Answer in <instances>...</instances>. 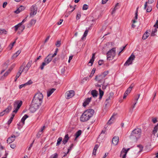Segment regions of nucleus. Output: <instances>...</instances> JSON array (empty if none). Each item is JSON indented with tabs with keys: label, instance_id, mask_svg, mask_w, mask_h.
<instances>
[{
	"label": "nucleus",
	"instance_id": "nucleus-49",
	"mask_svg": "<svg viewBox=\"0 0 158 158\" xmlns=\"http://www.w3.org/2000/svg\"><path fill=\"white\" fill-rule=\"evenodd\" d=\"M148 35H146L145 34H144L142 38L143 40H145L148 37Z\"/></svg>",
	"mask_w": 158,
	"mask_h": 158
},
{
	"label": "nucleus",
	"instance_id": "nucleus-58",
	"mask_svg": "<svg viewBox=\"0 0 158 158\" xmlns=\"http://www.w3.org/2000/svg\"><path fill=\"white\" fill-rule=\"evenodd\" d=\"M34 141H35L34 140L33 141L32 143L30 144V146L28 147V150H30L31 149V148L32 146V145L34 143Z\"/></svg>",
	"mask_w": 158,
	"mask_h": 158
},
{
	"label": "nucleus",
	"instance_id": "nucleus-61",
	"mask_svg": "<svg viewBox=\"0 0 158 158\" xmlns=\"http://www.w3.org/2000/svg\"><path fill=\"white\" fill-rule=\"evenodd\" d=\"M152 121L154 123H155L157 122V119L156 118H154L152 119Z\"/></svg>",
	"mask_w": 158,
	"mask_h": 158
},
{
	"label": "nucleus",
	"instance_id": "nucleus-20",
	"mask_svg": "<svg viewBox=\"0 0 158 158\" xmlns=\"http://www.w3.org/2000/svg\"><path fill=\"white\" fill-rule=\"evenodd\" d=\"M154 0H148V2H146L144 4V9L145 10L147 7L148 3L149 4H152L154 2Z\"/></svg>",
	"mask_w": 158,
	"mask_h": 158
},
{
	"label": "nucleus",
	"instance_id": "nucleus-19",
	"mask_svg": "<svg viewBox=\"0 0 158 158\" xmlns=\"http://www.w3.org/2000/svg\"><path fill=\"white\" fill-rule=\"evenodd\" d=\"M91 94L94 97H96L97 96L98 92L96 90L94 89L91 91Z\"/></svg>",
	"mask_w": 158,
	"mask_h": 158
},
{
	"label": "nucleus",
	"instance_id": "nucleus-53",
	"mask_svg": "<svg viewBox=\"0 0 158 158\" xmlns=\"http://www.w3.org/2000/svg\"><path fill=\"white\" fill-rule=\"evenodd\" d=\"M65 71V69L64 67L61 70V73L62 74H64Z\"/></svg>",
	"mask_w": 158,
	"mask_h": 158
},
{
	"label": "nucleus",
	"instance_id": "nucleus-63",
	"mask_svg": "<svg viewBox=\"0 0 158 158\" xmlns=\"http://www.w3.org/2000/svg\"><path fill=\"white\" fill-rule=\"evenodd\" d=\"M7 2H4L3 3V5H2V7L3 8H5L6 5H7Z\"/></svg>",
	"mask_w": 158,
	"mask_h": 158
},
{
	"label": "nucleus",
	"instance_id": "nucleus-18",
	"mask_svg": "<svg viewBox=\"0 0 158 158\" xmlns=\"http://www.w3.org/2000/svg\"><path fill=\"white\" fill-rule=\"evenodd\" d=\"M36 22L35 19H31L29 23L27 25V27L29 28L31 27L32 25H34Z\"/></svg>",
	"mask_w": 158,
	"mask_h": 158
},
{
	"label": "nucleus",
	"instance_id": "nucleus-35",
	"mask_svg": "<svg viewBox=\"0 0 158 158\" xmlns=\"http://www.w3.org/2000/svg\"><path fill=\"white\" fill-rule=\"evenodd\" d=\"M108 85V84H105V82L104 81L103 83H102V89L103 90H104L106 89V87H107V85Z\"/></svg>",
	"mask_w": 158,
	"mask_h": 158
},
{
	"label": "nucleus",
	"instance_id": "nucleus-4",
	"mask_svg": "<svg viewBox=\"0 0 158 158\" xmlns=\"http://www.w3.org/2000/svg\"><path fill=\"white\" fill-rule=\"evenodd\" d=\"M115 48L110 50L106 53L107 59L109 60L113 59L115 56Z\"/></svg>",
	"mask_w": 158,
	"mask_h": 158
},
{
	"label": "nucleus",
	"instance_id": "nucleus-60",
	"mask_svg": "<svg viewBox=\"0 0 158 158\" xmlns=\"http://www.w3.org/2000/svg\"><path fill=\"white\" fill-rule=\"evenodd\" d=\"M16 146V145L14 144H12L10 145V147L13 149H14L15 148Z\"/></svg>",
	"mask_w": 158,
	"mask_h": 158
},
{
	"label": "nucleus",
	"instance_id": "nucleus-2",
	"mask_svg": "<svg viewBox=\"0 0 158 158\" xmlns=\"http://www.w3.org/2000/svg\"><path fill=\"white\" fill-rule=\"evenodd\" d=\"M94 113V111L92 109L86 110L82 114L80 118L81 121L84 122L89 120L92 116Z\"/></svg>",
	"mask_w": 158,
	"mask_h": 158
},
{
	"label": "nucleus",
	"instance_id": "nucleus-30",
	"mask_svg": "<svg viewBox=\"0 0 158 158\" xmlns=\"http://www.w3.org/2000/svg\"><path fill=\"white\" fill-rule=\"evenodd\" d=\"M62 138L61 137H60L58 138L57 140V142L56 144V146H58L60 144V142L62 141Z\"/></svg>",
	"mask_w": 158,
	"mask_h": 158
},
{
	"label": "nucleus",
	"instance_id": "nucleus-33",
	"mask_svg": "<svg viewBox=\"0 0 158 158\" xmlns=\"http://www.w3.org/2000/svg\"><path fill=\"white\" fill-rule=\"evenodd\" d=\"M114 119V115H113L110 118V120H109V121L108 122L107 124H109V125H110L111 123L112 122H111V121L112 120L113 121Z\"/></svg>",
	"mask_w": 158,
	"mask_h": 158
},
{
	"label": "nucleus",
	"instance_id": "nucleus-8",
	"mask_svg": "<svg viewBox=\"0 0 158 158\" xmlns=\"http://www.w3.org/2000/svg\"><path fill=\"white\" fill-rule=\"evenodd\" d=\"M95 79L98 82L102 83L105 81L104 77H102L101 74L99 75L96 76Z\"/></svg>",
	"mask_w": 158,
	"mask_h": 158
},
{
	"label": "nucleus",
	"instance_id": "nucleus-26",
	"mask_svg": "<svg viewBox=\"0 0 158 158\" xmlns=\"http://www.w3.org/2000/svg\"><path fill=\"white\" fill-rule=\"evenodd\" d=\"M123 150L124 149H123L121 151L120 156H122V158H126L127 153L123 151Z\"/></svg>",
	"mask_w": 158,
	"mask_h": 158
},
{
	"label": "nucleus",
	"instance_id": "nucleus-52",
	"mask_svg": "<svg viewBox=\"0 0 158 158\" xmlns=\"http://www.w3.org/2000/svg\"><path fill=\"white\" fill-rule=\"evenodd\" d=\"M32 83V81L31 80H30L27 82L25 83V85H30Z\"/></svg>",
	"mask_w": 158,
	"mask_h": 158
},
{
	"label": "nucleus",
	"instance_id": "nucleus-22",
	"mask_svg": "<svg viewBox=\"0 0 158 158\" xmlns=\"http://www.w3.org/2000/svg\"><path fill=\"white\" fill-rule=\"evenodd\" d=\"M12 109V106H9L5 110H3L5 113H8Z\"/></svg>",
	"mask_w": 158,
	"mask_h": 158
},
{
	"label": "nucleus",
	"instance_id": "nucleus-25",
	"mask_svg": "<svg viewBox=\"0 0 158 158\" xmlns=\"http://www.w3.org/2000/svg\"><path fill=\"white\" fill-rule=\"evenodd\" d=\"M55 90L56 89L52 88L50 90L48 91L47 92V96L48 97H49Z\"/></svg>",
	"mask_w": 158,
	"mask_h": 158
},
{
	"label": "nucleus",
	"instance_id": "nucleus-47",
	"mask_svg": "<svg viewBox=\"0 0 158 158\" xmlns=\"http://www.w3.org/2000/svg\"><path fill=\"white\" fill-rule=\"evenodd\" d=\"M58 50V49L57 48L56 49V50L55 51L54 53L53 54H51V57L53 58V57H54L55 56H56V55L57 53V50Z\"/></svg>",
	"mask_w": 158,
	"mask_h": 158
},
{
	"label": "nucleus",
	"instance_id": "nucleus-7",
	"mask_svg": "<svg viewBox=\"0 0 158 158\" xmlns=\"http://www.w3.org/2000/svg\"><path fill=\"white\" fill-rule=\"evenodd\" d=\"M37 8L35 5H33L31 7L30 16L35 15L37 13Z\"/></svg>",
	"mask_w": 158,
	"mask_h": 158
},
{
	"label": "nucleus",
	"instance_id": "nucleus-51",
	"mask_svg": "<svg viewBox=\"0 0 158 158\" xmlns=\"http://www.w3.org/2000/svg\"><path fill=\"white\" fill-rule=\"evenodd\" d=\"M94 59H93V58H91L89 61V62L88 63L89 64V63H91V65H90V66H92V65H93V64L94 63Z\"/></svg>",
	"mask_w": 158,
	"mask_h": 158
},
{
	"label": "nucleus",
	"instance_id": "nucleus-62",
	"mask_svg": "<svg viewBox=\"0 0 158 158\" xmlns=\"http://www.w3.org/2000/svg\"><path fill=\"white\" fill-rule=\"evenodd\" d=\"M103 61L102 60H100L98 61V63L99 65H101L103 63Z\"/></svg>",
	"mask_w": 158,
	"mask_h": 158
},
{
	"label": "nucleus",
	"instance_id": "nucleus-10",
	"mask_svg": "<svg viewBox=\"0 0 158 158\" xmlns=\"http://www.w3.org/2000/svg\"><path fill=\"white\" fill-rule=\"evenodd\" d=\"M133 86L131 85L129 88H127L123 96V99H125L127 97V96L130 94L131 91V90Z\"/></svg>",
	"mask_w": 158,
	"mask_h": 158
},
{
	"label": "nucleus",
	"instance_id": "nucleus-6",
	"mask_svg": "<svg viewBox=\"0 0 158 158\" xmlns=\"http://www.w3.org/2000/svg\"><path fill=\"white\" fill-rule=\"evenodd\" d=\"M135 56L132 54L130 57L128 58L127 61L124 64V66H128L132 63V61L135 59Z\"/></svg>",
	"mask_w": 158,
	"mask_h": 158
},
{
	"label": "nucleus",
	"instance_id": "nucleus-44",
	"mask_svg": "<svg viewBox=\"0 0 158 158\" xmlns=\"http://www.w3.org/2000/svg\"><path fill=\"white\" fill-rule=\"evenodd\" d=\"M61 44V42L60 41L58 40L57 41L56 44V46L57 47H60Z\"/></svg>",
	"mask_w": 158,
	"mask_h": 158
},
{
	"label": "nucleus",
	"instance_id": "nucleus-38",
	"mask_svg": "<svg viewBox=\"0 0 158 158\" xmlns=\"http://www.w3.org/2000/svg\"><path fill=\"white\" fill-rule=\"evenodd\" d=\"M96 70V69L95 68H94L92 69L91 72L89 76V77H92L94 75V74L95 73V71Z\"/></svg>",
	"mask_w": 158,
	"mask_h": 158
},
{
	"label": "nucleus",
	"instance_id": "nucleus-36",
	"mask_svg": "<svg viewBox=\"0 0 158 158\" xmlns=\"http://www.w3.org/2000/svg\"><path fill=\"white\" fill-rule=\"evenodd\" d=\"M88 30H86L85 31L84 33V34L83 35V36L81 38V39L82 40H83V39H84V38H85V37L86 36H87V34H88Z\"/></svg>",
	"mask_w": 158,
	"mask_h": 158
},
{
	"label": "nucleus",
	"instance_id": "nucleus-59",
	"mask_svg": "<svg viewBox=\"0 0 158 158\" xmlns=\"http://www.w3.org/2000/svg\"><path fill=\"white\" fill-rule=\"evenodd\" d=\"M23 66H21L20 68H19V72H20V73H22L23 71Z\"/></svg>",
	"mask_w": 158,
	"mask_h": 158
},
{
	"label": "nucleus",
	"instance_id": "nucleus-56",
	"mask_svg": "<svg viewBox=\"0 0 158 158\" xmlns=\"http://www.w3.org/2000/svg\"><path fill=\"white\" fill-rule=\"evenodd\" d=\"M13 118H12L10 117V119H9V120L8 121L7 123H8V124H10V123H11V122H12V121L13 119Z\"/></svg>",
	"mask_w": 158,
	"mask_h": 158
},
{
	"label": "nucleus",
	"instance_id": "nucleus-55",
	"mask_svg": "<svg viewBox=\"0 0 158 158\" xmlns=\"http://www.w3.org/2000/svg\"><path fill=\"white\" fill-rule=\"evenodd\" d=\"M138 98L136 99H135L136 100V102L134 103V106H133V108H134L135 107V105H136V103H137V101H138V100L139 97V96H140V94H139L138 95Z\"/></svg>",
	"mask_w": 158,
	"mask_h": 158
},
{
	"label": "nucleus",
	"instance_id": "nucleus-12",
	"mask_svg": "<svg viewBox=\"0 0 158 158\" xmlns=\"http://www.w3.org/2000/svg\"><path fill=\"white\" fill-rule=\"evenodd\" d=\"M114 95V93L113 92H110L109 94V97L106 99L105 101V103H106V106H107V104L109 103V101L111 99V98H112L113 96Z\"/></svg>",
	"mask_w": 158,
	"mask_h": 158
},
{
	"label": "nucleus",
	"instance_id": "nucleus-45",
	"mask_svg": "<svg viewBox=\"0 0 158 158\" xmlns=\"http://www.w3.org/2000/svg\"><path fill=\"white\" fill-rule=\"evenodd\" d=\"M29 68H28L25 67L24 68L23 67V72H25V73H26L28 71Z\"/></svg>",
	"mask_w": 158,
	"mask_h": 158
},
{
	"label": "nucleus",
	"instance_id": "nucleus-64",
	"mask_svg": "<svg viewBox=\"0 0 158 158\" xmlns=\"http://www.w3.org/2000/svg\"><path fill=\"white\" fill-rule=\"evenodd\" d=\"M154 27H156V28H158V20H157L155 24L154 25Z\"/></svg>",
	"mask_w": 158,
	"mask_h": 158
},
{
	"label": "nucleus",
	"instance_id": "nucleus-54",
	"mask_svg": "<svg viewBox=\"0 0 158 158\" xmlns=\"http://www.w3.org/2000/svg\"><path fill=\"white\" fill-rule=\"evenodd\" d=\"M69 6L71 8H73V9L71 10V12H69V14H70L71 12H73L75 9L76 6H75L74 7H73L71 5H69Z\"/></svg>",
	"mask_w": 158,
	"mask_h": 158
},
{
	"label": "nucleus",
	"instance_id": "nucleus-43",
	"mask_svg": "<svg viewBox=\"0 0 158 158\" xmlns=\"http://www.w3.org/2000/svg\"><path fill=\"white\" fill-rule=\"evenodd\" d=\"M88 8V6L86 4H85L83 6L82 9L84 10H87Z\"/></svg>",
	"mask_w": 158,
	"mask_h": 158
},
{
	"label": "nucleus",
	"instance_id": "nucleus-50",
	"mask_svg": "<svg viewBox=\"0 0 158 158\" xmlns=\"http://www.w3.org/2000/svg\"><path fill=\"white\" fill-rule=\"evenodd\" d=\"M81 17V14L80 13H78L76 16V19L78 20Z\"/></svg>",
	"mask_w": 158,
	"mask_h": 158
},
{
	"label": "nucleus",
	"instance_id": "nucleus-37",
	"mask_svg": "<svg viewBox=\"0 0 158 158\" xmlns=\"http://www.w3.org/2000/svg\"><path fill=\"white\" fill-rule=\"evenodd\" d=\"M157 30L156 28H155L152 31L151 33V36H154L155 35V33H156L157 32Z\"/></svg>",
	"mask_w": 158,
	"mask_h": 158
},
{
	"label": "nucleus",
	"instance_id": "nucleus-27",
	"mask_svg": "<svg viewBox=\"0 0 158 158\" xmlns=\"http://www.w3.org/2000/svg\"><path fill=\"white\" fill-rule=\"evenodd\" d=\"M81 130H79V131H78L75 134L76 137L75 140H76L81 135Z\"/></svg>",
	"mask_w": 158,
	"mask_h": 158
},
{
	"label": "nucleus",
	"instance_id": "nucleus-3",
	"mask_svg": "<svg viewBox=\"0 0 158 158\" xmlns=\"http://www.w3.org/2000/svg\"><path fill=\"white\" fill-rule=\"evenodd\" d=\"M141 133V130L139 128L135 129L132 132L130 138L132 140L136 141L139 138Z\"/></svg>",
	"mask_w": 158,
	"mask_h": 158
},
{
	"label": "nucleus",
	"instance_id": "nucleus-13",
	"mask_svg": "<svg viewBox=\"0 0 158 158\" xmlns=\"http://www.w3.org/2000/svg\"><path fill=\"white\" fill-rule=\"evenodd\" d=\"M50 56L51 54H49L44 59V61L48 64L52 59Z\"/></svg>",
	"mask_w": 158,
	"mask_h": 158
},
{
	"label": "nucleus",
	"instance_id": "nucleus-41",
	"mask_svg": "<svg viewBox=\"0 0 158 158\" xmlns=\"http://www.w3.org/2000/svg\"><path fill=\"white\" fill-rule=\"evenodd\" d=\"M108 71H105L103 73L101 74L103 77L105 78V77L107 75L108 73Z\"/></svg>",
	"mask_w": 158,
	"mask_h": 158
},
{
	"label": "nucleus",
	"instance_id": "nucleus-42",
	"mask_svg": "<svg viewBox=\"0 0 158 158\" xmlns=\"http://www.w3.org/2000/svg\"><path fill=\"white\" fill-rule=\"evenodd\" d=\"M22 73H20V72H18V73H17L16 76V79L15 80V81H16L17 79L21 75Z\"/></svg>",
	"mask_w": 158,
	"mask_h": 158
},
{
	"label": "nucleus",
	"instance_id": "nucleus-5",
	"mask_svg": "<svg viewBox=\"0 0 158 158\" xmlns=\"http://www.w3.org/2000/svg\"><path fill=\"white\" fill-rule=\"evenodd\" d=\"M22 104V101H20V102L19 101L15 102L14 104V106L15 109L13 111V113H16Z\"/></svg>",
	"mask_w": 158,
	"mask_h": 158
},
{
	"label": "nucleus",
	"instance_id": "nucleus-1",
	"mask_svg": "<svg viewBox=\"0 0 158 158\" xmlns=\"http://www.w3.org/2000/svg\"><path fill=\"white\" fill-rule=\"evenodd\" d=\"M43 95L40 92L36 93L32 99L29 110L32 113L35 112L41 106L43 102Z\"/></svg>",
	"mask_w": 158,
	"mask_h": 158
},
{
	"label": "nucleus",
	"instance_id": "nucleus-23",
	"mask_svg": "<svg viewBox=\"0 0 158 158\" xmlns=\"http://www.w3.org/2000/svg\"><path fill=\"white\" fill-rule=\"evenodd\" d=\"M28 117V115L27 114H25L24 116L22 118L21 121L22 123V126H23L25 123V121L26 119Z\"/></svg>",
	"mask_w": 158,
	"mask_h": 158
},
{
	"label": "nucleus",
	"instance_id": "nucleus-16",
	"mask_svg": "<svg viewBox=\"0 0 158 158\" xmlns=\"http://www.w3.org/2000/svg\"><path fill=\"white\" fill-rule=\"evenodd\" d=\"M92 98H88L86 99L84 101V102L83 103V106L84 107L86 106L87 105H88L89 102L91 101Z\"/></svg>",
	"mask_w": 158,
	"mask_h": 158
},
{
	"label": "nucleus",
	"instance_id": "nucleus-24",
	"mask_svg": "<svg viewBox=\"0 0 158 158\" xmlns=\"http://www.w3.org/2000/svg\"><path fill=\"white\" fill-rule=\"evenodd\" d=\"M158 130V123L154 127L152 131V134L155 135Z\"/></svg>",
	"mask_w": 158,
	"mask_h": 158
},
{
	"label": "nucleus",
	"instance_id": "nucleus-46",
	"mask_svg": "<svg viewBox=\"0 0 158 158\" xmlns=\"http://www.w3.org/2000/svg\"><path fill=\"white\" fill-rule=\"evenodd\" d=\"M138 8H139V7H137V8L136 9V11H135V19H138V14H137V13H138Z\"/></svg>",
	"mask_w": 158,
	"mask_h": 158
},
{
	"label": "nucleus",
	"instance_id": "nucleus-32",
	"mask_svg": "<svg viewBox=\"0 0 158 158\" xmlns=\"http://www.w3.org/2000/svg\"><path fill=\"white\" fill-rule=\"evenodd\" d=\"M21 51L20 50H19L17 51L13 55V57L14 58L16 57L21 53Z\"/></svg>",
	"mask_w": 158,
	"mask_h": 158
},
{
	"label": "nucleus",
	"instance_id": "nucleus-28",
	"mask_svg": "<svg viewBox=\"0 0 158 158\" xmlns=\"http://www.w3.org/2000/svg\"><path fill=\"white\" fill-rule=\"evenodd\" d=\"M118 6H119V3H116L115 7L112 10V12H111L112 14H113L115 13L116 10L118 9L117 7Z\"/></svg>",
	"mask_w": 158,
	"mask_h": 158
},
{
	"label": "nucleus",
	"instance_id": "nucleus-34",
	"mask_svg": "<svg viewBox=\"0 0 158 158\" xmlns=\"http://www.w3.org/2000/svg\"><path fill=\"white\" fill-rule=\"evenodd\" d=\"M7 31L5 29H0V35L3 34H6Z\"/></svg>",
	"mask_w": 158,
	"mask_h": 158
},
{
	"label": "nucleus",
	"instance_id": "nucleus-31",
	"mask_svg": "<svg viewBox=\"0 0 158 158\" xmlns=\"http://www.w3.org/2000/svg\"><path fill=\"white\" fill-rule=\"evenodd\" d=\"M48 64L46 62H45V61L44 60V62L42 63L41 65L40 66V68L41 70H43L44 69V66Z\"/></svg>",
	"mask_w": 158,
	"mask_h": 158
},
{
	"label": "nucleus",
	"instance_id": "nucleus-39",
	"mask_svg": "<svg viewBox=\"0 0 158 158\" xmlns=\"http://www.w3.org/2000/svg\"><path fill=\"white\" fill-rule=\"evenodd\" d=\"M74 146V145L73 143L71 144L69 148L68 149L67 153H69V152L72 150Z\"/></svg>",
	"mask_w": 158,
	"mask_h": 158
},
{
	"label": "nucleus",
	"instance_id": "nucleus-11",
	"mask_svg": "<svg viewBox=\"0 0 158 158\" xmlns=\"http://www.w3.org/2000/svg\"><path fill=\"white\" fill-rule=\"evenodd\" d=\"M119 140V138L118 136H115L114 137L112 140V143L114 145H117L118 143Z\"/></svg>",
	"mask_w": 158,
	"mask_h": 158
},
{
	"label": "nucleus",
	"instance_id": "nucleus-21",
	"mask_svg": "<svg viewBox=\"0 0 158 158\" xmlns=\"http://www.w3.org/2000/svg\"><path fill=\"white\" fill-rule=\"evenodd\" d=\"M24 7L23 6H21L19 8L17 9V10L14 11L15 13L16 14H19L22 10H24Z\"/></svg>",
	"mask_w": 158,
	"mask_h": 158
},
{
	"label": "nucleus",
	"instance_id": "nucleus-57",
	"mask_svg": "<svg viewBox=\"0 0 158 158\" xmlns=\"http://www.w3.org/2000/svg\"><path fill=\"white\" fill-rule=\"evenodd\" d=\"M137 147H139L140 149L139 152H141L143 150V147L141 145H138L137 146Z\"/></svg>",
	"mask_w": 158,
	"mask_h": 158
},
{
	"label": "nucleus",
	"instance_id": "nucleus-9",
	"mask_svg": "<svg viewBox=\"0 0 158 158\" xmlns=\"http://www.w3.org/2000/svg\"><path fill=\"white\" fill-rule=\"evenodd\" d=\"M65 96L67 99H69L71 98L74 95V92L73 90H71L67 91L65 93Z\"/></svg>",
	"mask_w": 158,
	"mask_h": 158
},
{
	"label": "nucleus",
	"instance_id": "nucleus-17",
	"mask_svg": "<svg viewBox=\"0 0 158 158\" xmlns=\"http://www.w3.org/2000/svg\"><path fill=\"white\" fill-rule=\"evenodd\" d=\"M69 137L68 134H66L65 135L63 141H62V143L63 144H65L68 142L69 139Z\"/></svg>",
	"mask_w": 158,
	"mask_h": 158
},
{
	"label": "nucleus",
	"instance_id": "nucleus-29",
	"mask_svg": "<svg viewBox=\"0 0 158 158\" xmlns=\"http://www.w3.org/2000/svg\"><path fill=\"white\" fill-rule=\"evenodd\" d=\"M99 99H101L103 95L104 92L103 91H102L100 88L99 89Z\"/></svg>",
	"mask_w": 158,
	"mask_h": 158
},
{
	"label": "nucleus",
	"instance_id": "nucleus-40",
	"mask_svg": "<svg viewBox=\"0 0 158 158\" xmlns=\"http://www.w3.org/2000/svg\"><path fill=\"white\" fill-rule=\"evenodd\" d=\"M32 63L31 60L27 64L25 67H27L29 69L30 67L31 66Z\"/></svg>",
	"mask_w": 158,
	"mask_h": 158
},
{
	"label": "nucleus",
	"instance_id": "nucleus-15",
	"mask_svg": "<svg viewBox=\"0 0 158 158\" xmlns=\"http://www.w3.org/2000/svg\"><path fill=\"white\" fill-rule=\"evenodd\" d=\"M13 68L10 67L5 73L4 75L1 77L2 79H4L9 74L11 70Z\"/></svg>",
	"mask_w": 158,
	"mask_h": 158
},
{
	"label": "nucleus",
	"instance_id": "nucleus-14",
	"mask_svg": "<svg viewBox=\"0 0 158 158\" xmlns=\"http://www.w3.org/2000/svg\"><path fill=\"white\" fill-rule=\"evenodd\" d=\"M16 137L15 135H12L9 137L7 140V143L10 144L15 140V139Z\"/></svg>",
	"mask_w": 158,
	"mask_h": 158
},
{
	"label": "nucleus",
	"instance_id": "nucleus-48",
	"mask_svg": "<svg viewBox=\"0 0 158 158\" xmlns=\"http://www.w3.org/2000/svg\"><path fill=\"white\" fill-rule=\"evenodd\" d=\"M152 10V7L151 6H148V8L147 9V12H150Z\"/></svg>",
	"mask_w": 158,
	"mask_h": 158
}]
</instances>
